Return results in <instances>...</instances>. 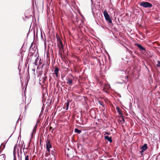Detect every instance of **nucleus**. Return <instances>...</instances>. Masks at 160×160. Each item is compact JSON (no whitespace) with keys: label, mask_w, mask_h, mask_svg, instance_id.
Instances as JSON below:
<instances>
[{"label":"nucleus","mask_w":160,"mask_h":160,"mask_svg":"<svg viewBox=\"0 0 160 160\" xmlns=\"http://www.w3.org/2000/svg\"><path fill=\"white\" fill-rule=\"evenodd\" d=\"M48 42V49L46 50L47 42H44L45 54H44V61L43 65V67L45 68V70L46 73L48 72L49 69V66L50 63V54H49V41H47Z\"/></svg>","instance_id":"obj_1"},{"label":"nucleus","mask_w":160,"mask_h":160,"mask_svg":"<svg viewBox=\"0 0 160 160\" xmlns=\"http://www.w3.org/2000/svg\"><path fill=\"white\" fill-rule=\"evenodd\" d=\"M46 143V148L47 151L45 154V156L47 158L48 160H49V156L50 154V140L48 139L47 140Z\"/></svg>","instance_id":"obj_2"},{"label":"nucleus","mask_w":160,"mask_h":160,"mask_svg":"<svg viewBox=\"0 0 160 160\" xmlns=\"http://www.w3.org/2000/svg\"><path fill=\"white\" fill-rule=\"evenodd\" d=\"M141 6L143 7L144 8H150L152 7L151 3L147 2H142L140 4Z\"/></svg>","instance_id":"obj_3"},{"label":"nucleus","mask_w":160,"mask_h":160,"mask_svg":"<svg viewBox=\"0 0 160 160\" xmlns=\"http://www.w3.org/2000/svg\"><path fill=\"white\" fill-rule=\"evenodd\" d=\"M103 14L106 21L109 23H112V20L110 18V16L107 12L105 11H104Z\"/></svg>","instance_id":"obj_4"},{"label":"nucleus","mask_w":160,"mask_h":160,"mask_svg":"<svg viewBox=\"0 0 160 160\" xmlns=\"http://www.w3.org/2000/svg\"><path fill=\"white\" fill-rule=\"evenodd\" d=\"M141 150V151H140V152L142 154L143 152L148 149L147 144H144L140 148Z\"/></svg>","instance_id":"obj_5"},{"label":"nucleus","mask_w":160,"mask_h":160,"mask_svg":"<svg viewBox=\"0 0 160 160\" xmlns=\"http://www.w3.org/2000/svg\"><path fill=\"white\" fill-rule=\"evenodd\" d=\"M52 71L53 72L54 70V73H53V74H54L56 75V77H58V73L59 71V69L57 67H56L54 68L53 67V65H52Z\"/></svg>","instance_id":"obj_6"},{"label":"nucleus","mask_w":160,"mask_h":160,"mask_svg":"<svg viewBox=\"0 0 160 160\" xmlns=\"http://www.w3.org/2000/svg\"><path fill=\"white\" fill-rule=\"evenodd\" d=\"M136 46L141 51H146L145 48L143 47L141 45L137 43L136 44Z\"/></svg>","instance_id":"obj_7"},{"label":"nucleus","mask_w":160,"mask_h":160,"mask_svg":"<svg viewBox=\"0 0 160 160\" xmlns=\"http://www.w3.org/2000/svg\"><path fill=\"white\" fill-rule=\"evenodd\" d=\"M51 160H55V156L56 153L55 152L52 151H51Z\"/></svg>","instance_id":"obj_8"},{"label":"nucleus","mask_w":160,"mask_h":160,"mask_svg":"<svg viewBox=\"0 0 160 160\" xmlns=\"http://www.w3.org/2000/svg\"><path fill=\"white\" fill-rule=\"evenodd\" d=\"M69 102L70 100L68 99L67 100V102H66L64 104V106L65 107L64 108L66 110H67L68 109Z\"/></svg>","instance_id":"obj_9"},{"label":"nucleus","mask_w":160,"mask_h":160,"mask_svg":"<svg viewBox=\"0 0 160 160\" xmlns=\"http://www.w3.org/2000/svg\"><path fill=\"white\" fill-rule=\"evenodd\" d=\"M116 109L120 116H122L123 113L122 112L120 108L117 106L116 107Z\"/></svg>","instance_id":"obj_10"},{"label":"nucleus","mask_w":160,"mask_h":160,"mask_svg":"<svg viewBox=\"0 0 160 160\" xmlns=\"http://www.w3.org/2000/svg\"><path fill=\"white\" fill-rule=\"evenodd\" d=\"M37 128V124L35 126L34 128L33 129L32 132V133L31 134V139L33 138V136L34 135V134L36 133V129Z\"/></svg>","instance_id":"obj_11"},{"label":"nucleus","mask_w":160,"mask_h":160,"mask_svg":"<svg viewBox=\"0 0 160 160\" xmlns=\"http://www.w3.org/2000/svg\"><path fill=\"white\" fill-rule=\"evenodd\" d=\"M104 138L105 140H107L108 142H110L111 143L112 142V137H109L108 136H104Z\"/></svg>","instance_id":"obj_12"},{"label":"nucleus","mask_w":160,"mask_h":160,"mask_svg":"<svg viewBox=\"0 0 160 160\" xmlns=\"http://www.w3.org/2000/svg\"><path fill=\"white\" fill-rule=\"evenodd\" d=\"M47 17L48 18V28H49V25H50V19L49 18V13L48 12V11H47Z\"/></svg>","instance_id":"obj_13"},{"label":"nucleus","mask_w":160,"mask_h":160,"mask_svg":"<svg viewBox=\"0 0 160 160\" xmlns=\"http://www.w3.org/2000/svg\"><path fill=\"white\" fill-rule=\"evenodd\" d=\"M48 96V93L47 92H46V93L45 92L44 94L43 93V97H42V102L44 100V99H45V100L46 99V98Z\"/></svg>","instance_id":"obj_14"},{"label":"nucleus","mask_w":160,"mask_h":160,"mask_svg":"<svg viewBox=\"0 0 160 160\" xmlns=\"http://www.w3.org/2000/svg\"><path fill=\"white\" fill-rule=\"evenodd\" d=\"M58 43H59L60 45L61 48L63 49V45L62 43V41L61 40V39H60L59 40H58Z\"/></svg>","instance_id":"obj_15"},{"label":"nucleus","mask_w":160,"mask_h":160,"mask_svg":"<svg viewBox=\"0 0 160 160\" xmlns=\"http://www.w3.org/2000/svg\"><path fill=\"white\" fill-rule=\"evenodd\" d=\"M5 147V145L3 144H2L1 146L0 147V152H1L2 151L3 149Z\"/></svg>","instance_id":"obj_16"},{"label":"nucleus","mask_w":160,"mask_h":160,"mask_svg":"<svg viewBox=\"0 0 160 160\" xmlns=\"http://www.w3.org/2000/svg\"><path fill=\"white\" fill-rule=\"evenodd\" d=\"M75 132L77 133L78 134H80L81 132V130H79L77 128H75L74 130Z\"/></svg>","instance_id":"obj_17"},{"label":"nucleus","mask_w":160,"mask_h":160,"mask_svg":"<svg viewBox=\"0 0 160 160\" xmlns=\"http://www.w3.org/2000/svg\"><path fill=\"white\" fill-rule=\"evenodd\" d=\"M23 151L24 153V154L25 156L26 155V154L28 153V151L27 148H24L23 149Z\"/></svg>","instance_id":"obj_18"},{"label":"nucleus","mask_w":160,"mask_h":160,"mask_svg":"<svg viewBox=\"0 0 160 160\" xmlns=\"http://www.w3.org/2000/svg\"><path fill=\"white\" fill-rule=\"evenodd\" d=\"M38 58H37L35 60V62H34L33 63V64L35 65H38Z\"/></svg>","instance_id":"obj_19"},{"label":"nucleus","mask_w":160,"mask_h":160,"mask_svg":"<svg viewBox=\"0 0 160 160\" xmlns=\"http://www.w3.org/2000/svg\"><path fill=\"white\" fill-rule=\"evenodd\" d=\"M67 83L70 85H71L72 84V79H68V80Z\"/></svg>","instance_id":"obj_20"},{"label":"nucleus","mask_w":160,"mask_h":160,"mask_svg":"<svg viewBox=\"0 0 160 160\" xmlns=\"http://www.w3.org/2000/svg\"><path fill=\"white\" fill-rule=\"evenodd\" d=\"M16 147L15 146L14 147L13 151V157H16Z\"/></svg>","instance_id":"obj_21"},{"label":"nucleus","mask_w":160,"mask_h":160,"mask_svg":"<svg viewBox=\"0 0 160 160\" xmlns=\"http://www.w3.org/2000/svg\"><path fill=\"white\" fill-rule=\"evenodd\" d=\"M47 0V2H48V4H47V6L48 7V9H49V10L50 11V9L49 8V7H48L49 6H50V3L49 2V0Z\"/></svg>","instance_id":"obj_22"},{"label":"nucleus","mask_w":160,"mask_h":160,"mask_svg":"<svg viewBox=\"0 0 160 160\" xmlns=\"http://www.w3.org/2000/svg\"><path fill=\"white\" fill-rule=\"evenodd\" d=\"M122 118V120L121 121V122H122V123L123 124L125 122V120L124 119V117L122 116H121Z\"/></svg>","instance_id":"obj_23"},{"label":"nucleus","mask_w":160,"mask_h":160,"mask_svg":"<svg viewBox=\"0 0 160 160\" xmlns=\"http://www.w3.org/2000/svg\"><path fill=\"white\" fill-rule=\"evenodd\" d=\"M156 66L160 68V61H158L157 62V64L156 65Z\"/></svg>","instance_id":"obj_24"},{"label":"nucleus","mask_w":160,"mask_h":160,"mask_svg":"<svg viewBox=\"0 0 160 160\" xmlns=\"http://www.w3.org/2000/svg\"><path fill=\"white\" fill-rule=\"evenodd\" d=\"M25 157V160H29V156L28 155H26Z\"/></svg>","instance_id":"obj_25"},{"label":"nucleus","mask_w":160,"mask_h":160,"mask_svg":"<svg viewBox=\"0 0 160 160\" xmlns=\"http://www.w3.org/2000/svg\"><path fill=\"white\" fill-rule=\"evenodd\" d=\"M75 19H76V21L77 22H78V21L79 20V19L77 17V16H76V17H75Z\"/></svg>","instance_id":"obj_26"},{"label":"nucleus","mask_w":160,"mask_h":160,"mask_svg":"<svg viewBox=\"0 0 160 160\" xmlns=\"http://www.w3.org/2000/svg\"><path fill=\"white\" fill-rule=\"evenodd\" d=\"M104 134V135H109L110 134V133L108 132H105Z\"/></svg>","instance_id":"obj_27"},{"label":"nucleus","mask_w":160,"mask_h":160,"mask_svg":"<svg viewBox=\"0 0 160 160\" xmlns=\"http://www.w3.org/2000/svg\"><path fill=\"white\" fill-rule=\"evenodd\" d=\"M99 104L100 105H102V106H103V105L101 103V102H100V101H99Z\"/></svg>","instance_id":"obj_28"},{"label":"nucleus","mask_w":160,"mask_h":160,"mask_svg":"<svg viewBox=\"0 0 160 160\" xmlns=\"http://www.w3.org/2000/svg\"><path fill=\"white\" fill-rule=\"evenodd\" d=\"M54 12V11H53V10H51V13H53Z\"/></svg>","instance_id":"obj_29"},{"label":"nucleus","mask_w":160,"mask_h":160,"mask_svg":"<svg viewBox=\"0 0 160 160\" xmlns=\"http://www.w3.org/2000/svg\"><path fill=\"white\" fill-rule=\"evenodd\" d=\"M13 160H16V157H13Z\"/></svg>","instance_id":"obj_30"},{"label":"nucleus","mask_w":160,"mask_h":160,"mask_svg":"<svg viewBox=\"0 0 160 160\" xmlns=\"http://www.w3.org/2000/svg\"><path fill=\"white\" fill-rule=\"evenodd\" d=\"M33 42H32V43H31V46H30V48H31L32 47V45H33Z\"/></svg>","instance_id":"obj_31"},{"label":"nucleus","mask_w":160,"mask_h":160,"mask_svg":"<svg viewBox=\"0 0 160 160\" xmlns=\"http://www.w3.org/2000/svg\"><path fill=\"white\" fill-rule=\"evenodd\" d=\"M49 117H48V118H47V120H46V122L47 121V120H48H48H49Z\"/></svg>","instance_id":"obj_32"},{"label":"nucleus","mask_w":160,"mask_h":160,"mask_svg":"<svg viewBox=\"0 0 160 160\" xmlns=\"http://www.w3.org/2000/svg\"><path fill=\"white\" fill-rule=\"evenodd\" d=\"M41 38L42 39V33H41Z\"/></svg>","instance_id":"obj_33"},{"label":"nucleus","mask_w":160,"mask_h":160,"mask_svg":"<svg viewBox=\"0 0 160 160\" xmlns=\"http://www.w3.org/2000/svg\"><path fill=\"white\" fill-rule=\"evenodd\" d=\"M119 43H120L121 44H122V46H123L124 47H125L126 48V47L124 46V45L123 44H121V42H119Z\"/></svg>","instance_id":"obj_34"},{"label":"nucleus","mask_w":160,"mask_h":160,"mask_svg":"<svg viewBox=\"0 0 160 160\" xmlns=\"http://www.w3.org/2000/svg\"><path fill=\"white\" fill-rule=\"evenodd\" d=\"M49 134H48V136H47V138H49Z\"/></svg>","instance_id":"obj_35"},{"label":"nucleus","mask_w":160,"mask_h":160,"mask_svg":"<svg viewBox=\"0 0 160 160\" xmlns=\"http://www.w3.org/2000/svg\"><path fill=\"white\" fill-rule=\"evenodd\" d=\"M29 34V32H28V33H27V36H28V35Z\"/></svg>","instance_id":"obj_36"},{"label":"nucleus","mask_w":160,"mask_h":160,"mask_svg":"<svg viewBox=\"0 0 160 160\" xmlns=\"http://www.w3.org/2000/svg\"><path fill=\"white\" fill-rule=\"evenodd\" d=\"M27 78H30V77L29 76H28V77H27Z\"/></svg>","instance_id":"obj_37"},{"label":"nucleus","mask_w":160,"mask_h":160,"mask_svg":"<svg viewBox=\"0 0 160 160\" xmlns=\"http://www.w3.org/2000/svg\"><path fill=\"white\" fill-rule=\"evenodd\" d=\"M27 78H30V77L29 76H28V77H27Z\"/></svg>","instance_id":"obj_38"},{"label":"nucleus","mask_w":160,"mask_h":160,"mask_svg":"<svg viewBox=\"0 0 160 160\" xmlns=\"http://www.w3.org/2000/svg\"><path fill=\"white\" fill-rule=\"evenodd\" d=\"M43 110V108L42 107V111Z\"/></svg>","instance_id":"obj_39"},{"label":"nucleus","mask_w":160,"mask_h":160,"mask_svg":"<svg viewBox=\"0 0 160 160\" xmlns=\"http://www.w3.org/2000/svg\"><path fill=\"white\" fill-rule=\"evenodd\" d=\"M48 129L49 130H50V127H48Z\"/></svg>","instance_id":"obj_40"},{"label":"nucleus","mask_w":160,"mask_h":160,"mask_svg":"<svg viewBox=\"0 0 160 160\" xmlns=\"http://www.w3.org/2000/svg\"><path fill=\"white\" fill-rule=\"evenodd\" d=\"M45 79H44L43 80V82H45Z\"/></svg>","instance_id":"obj_41"},{"label":"nucleus","mask_w":160,"mask_h":160,"mask_svg":"<svg viewBox=\"0 0 160 160\" xmlns=\"http://www.w3.org/2000/svg\"><path fill=\"white\" fill-rule=\"evenodd\" d=\"M49 125H50V119L49 120Z\"/></svg>","instance_id":"obj_42"},{"label":"nucleus","mask_w":160,"mask_h":160,"mask_svg":"<svg viewBox=\"0 0 160 160\" xmlns=\"http://www.w3.org/2000/svg\"><path fill=\"white\" fill-rule=\"evenodd\" d=\"M18 151H19V149H18Z\"/></svg>","instance_id":"obj_43"},{"label":"nucleus","mask_w":160,"mask_h":160,"mask_svg":"<svg viewBox=\"0 0 160 160\" xmlns=\"http://www.w3.org/2000/svg\"><path fill=\"white\" fill-rule=\"evenodd\" d=\"M49 33H50V31L48 32V33L49 35Z\"/></svg>","instance_id":"obj_44"},{"label":"nucleus","mask_w":160,"mask_h":160,"mask_svg":"<svg viewBox=\"0 0 160 160\" xmlns=\"http://www.w3.org/2000/svg\"><path fill=\"white\" fill-rule=\"evenodd\" d=\"M2 155H4V156H3V158H4V157H5V155H3V154H2Z\"/></svg>","instance_id":"obj_45"},{"label":"nucleus","mask_w":160,"mask_h":160,"mask_svg":"<svg viewBox=\"0 0 160 160\" xmlns=\"http://www.w3.org/2000/svg\"><path fill=\"white\" fill-rule=\"evenodd\" d=\"M49 81H50V77H49Z\"/></svg>","instance_id":"obj_46"},{"label":"nucleus","mask_w":160,"mask_h":160,"mask_svg":"<svg viewBox=\"0 0 160 160\" xmlns=\"http://www.w3.org/2000/svg\"><path fill=\"white\" fill-rule=\"evenodd\" d=\"M50 95V93H49V96H48V97H49Z\"/></svg>","instance_id":"obj_47"},{"label":"nucleus","mask_w":160,"mask_h":160,"mask_svg":"<svg viewBox=\"0 0 160 160\" xmlns=\"http://www.w3.org/2000/svg\"><path fill=\"white\" fill-rule=\"evenodd\" d=\"M47 78V77H45V79L46 78Z\"/></svg>","instance_id":"obj_48"},{"label":"nucleus","mask_w":160,"mask_h":160,"mask_svg":"<svg viewBox=\"0 0 160 160\" xmlns=\"http://www.w3.org/2000/svg\"><path fill=\"white\" fill-rule=\"evenodd\" d=\"M51 102H52V100H51V102H50L51 103Z\"/></svg>","instance_id":"obj_49"},{"label":"nucleus","mask_w":160,"mask_h":160,"mask_svg":"<svg viewBox=\"0 0 160 160\" xmlns=\"http://www.w3.org/2000/svg\"><path fill=\"white\" fill-rule=\"evenodd\" d=\"M50 148H52V146H51V147H50Z\"/></svg>","instance_id":"obj_50"},{"label":"nucleus","mask_w":160,"mask_h":160,"mask_svg":"<svg viewBox=\"0 0 160 160\" xmlns=\"http://www.w3.org/2000/svg\"><path fill=\"white\" fill-rule=\"evenodd\" d=\"M50 128H51V129H52V128L51 127Z\"/></svg>","instance_id":"obj_51"},{"label":"nucleus","mask_w":160,"mask_h":160,"mask_svg":"<svg viewBox=\"0 0 160 160\" xmlns=\"http://www.w3.org/2000/svg\"><path fill=\"white\" fill-rule=\"evenodd\" d=\"M100 160H103V159H100Z\"/></svg>","instance_id":"obj_52"},{"label":"nucleus","mask_w":160,"mask_h":160,"mask_svg":"<svg viewBox=\"0 0 160 160\" xmlns=\"http://www.w3.org/2000/svg\"><path fill=\"white\" fill-rule=\"evenodd\" d=\"M11 135L10 136V137L9 138H10L11 137Z\"/></svg>","instance_id":"obj_53"},{"label":"nucleus","mask_w":160,"mask_h":160,"mask_svg":"<svg viewBox=\"0 0 160 160\" xmlns=\"http://www.w3.org/2000/svg\"><path fill=\"white\" fill-rule=\"evenodd\" d=\"M52 15H53V16H54V14H52Z\"/></svg>","instance_id":"obj_54"},{"label":"nucleus","mask_w":160,"mask_h":160,"mask_svg":"<svg viewBox=\"0 0 160 160\" xmlns=\"http://www.w3.org/2000/svg\"><path fill=\"white\" fill-rule=\"evenodd\" d=\"M49 104L50 105V102L49 103Z\"/></svg>","instance_id":"obj_55"},{"label":"nucleus","mask_w":160,"mask_h":160,"mask_svg":"<svg viewBox=\"0 0 160 160\" xmlns=\"http://www.w3.org/2000/svg\"><path fill=\"white\" fill-rule=\"evenodd\" d=\"M18 69H19V67L18 68Z\"/></svg>","instance_id":"obj_56"}]
</instances>
